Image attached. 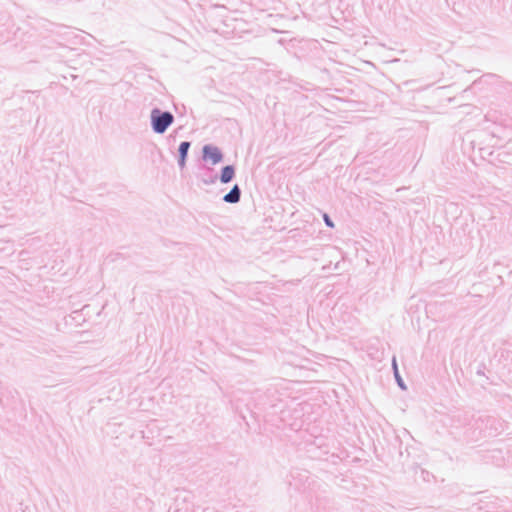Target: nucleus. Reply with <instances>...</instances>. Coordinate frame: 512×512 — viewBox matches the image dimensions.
<instances>
[{"label":"nucleus","mask_w":512,"mask_h":512,"mask_svg":"<svg viewBox=\"0 0 512 512\" xmlns=\"http://www.w3.org/2000/svg\"><path fill=\"white\" fill-rule=\"evenodd\" d=\"M174 117L169 112H161L158 109H154L151 112V123L153 130L156 133L162 134L166 129L173 123Z\"/></svg>","instance_id":"1"},{"label":"nucleus","mask_w":512,"mask_h":512,"mask_svg":"<svg viewBox=\"0 0 512 512\" xmlns=\"http://www.w3.org/2000/svg\"><path fill=\"white\" fill-rule=\"evenodd\" d=\"M203 158L211 162V164L215 165L222 161V153L221 151L214 146H205L203 148Z\"/></svg>","instance_id":"2"},{"label":"nucleus","mask_w":512,"mask_h":512,"mask_svg":"<svg viewBox=\"0 0 512 512\" xmlns=\"http://www.w3.org/2000/svg\"><path fill=\"white\" fill-rule=\"evenodd\" d=\"M235 175V170L233 166H225L222 169L220 180L222 183L230 182Z\"/></svg>","instance_id":"3"},{"label":"nucleus","mask_w":512,"mask_h":512,"mask_svg":"<svg viewBox=\"0 0 512 512\" xmlns=\"http://www.w3.org/2000/svg\"><path fill=\"white\" fill-rule=\"evenodd\" d=\"M240 199V190L238 185H235L232 190L224 196V201L228 203H237Z\"/></svg>","instance_id":"4"},{"label":"nucleus","mask_w":512,"mask_h":512,"mask_svg":"<svg viewBox=\"0 0 512 512\" xmlns=\"http://www.w3.org/2000/svg\"><path fill=\"white\" fill-rule=\"evenodd\" d=\"M189 147H190L189 142H182L179 146V154H180L179 165L181 167L185 166L186 156H187Z\"/></svg>","instance_id":"5"},{"label":"nucleus","mask_w":512,"mask_h":512,"mask_svg":"<svg viewBox=\"0 0 512 512\" xmlns=\"http://www.w3.org/2000/svg\"><path fill=\"white\" fill-rule=\"evenodd\" d=\"M324 220L328 226H330V227L334 226L333 223L331 222V220L329 219L328 215H326V214L324 215Z\"/></svg>","instance_id":"6"}]
</instances>
